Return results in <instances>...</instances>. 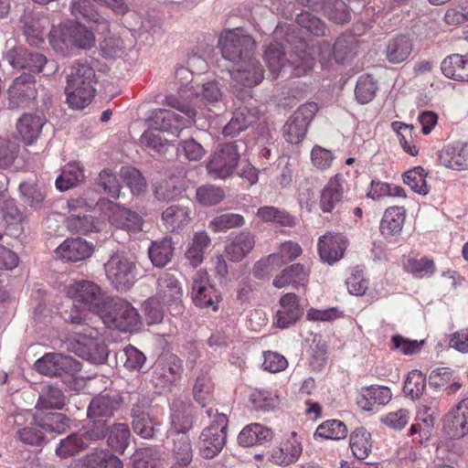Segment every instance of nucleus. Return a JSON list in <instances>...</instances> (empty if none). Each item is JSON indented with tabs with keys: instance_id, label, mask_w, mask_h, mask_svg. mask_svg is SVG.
Returning a JSON list of instances; mask_svg holds the SVG:
<instances>
[{
	"instance_id": "obj_1",
	"label": "nucleus",
	"mask_w": 468,
	"mask_h": 468,
	"mask_svg": "<svg viewBox=\"0 0 468 468\" xmlns=\"http://www.w3.org/2000/svg\"><path fill=\"white\" fill-rule=\"evenodd\" d=\"M222 57L237 65L230 71L233 94L242 102L251 99V87L263 80V69L253 57L255 41L239 29L224 31L218 40Z\"/></svg>"
},
{
	"instance_id": "obj_2",
	"label": "nucleus",
	"mask_w": 468,
	"mask_h": 468,
	"mask_svg": "<svg viewBox=\"0 0 468 468\" xmlns=\"http://www.w3.org/2000/svg\"><path fill=\"white\" fill-rule=\"evenodd\" d=\"M66 293L73 300V305L65 320L73 324H85L88 312L101 315L110 300L98 284L86 280L68 285Z\"/></svg>"
},
{
	"instance_id": "obj_3",
	"label": "nucleus",
	"mask_w": 468,
	"mask_h": 468,
	"mask_svg": "<svg viewBox=\"0 0 468 468\" xmlns=\"http://www.w3.org/2000/svg\"><path fill=\"white\" fill-rule=\"evenodd\" d=\"M96 74L87 61H77L69 69L65 89L67 102L72 109H83L95 95Z\"/></svg>"
},
{
	"instance_id": "obj_4",
	"label": "nucleus",
	"mask_w": 468,
	"mask_h": 468,
	"mask_svg": "<svg viewBox=\"0 0 468 468\" xmlns=\"http://www.w3.org/2000/svg\"><path fill=\"white\" fill-rule=\"evenodd\" d=\"M164 103L178 110L185 116H180L170 110L155 109L152 111L151 115L147 119L149 127L179 136L185 128L191 126L195 122L196 110L181 101L179 98L174 95L166 96Z\"/></svg>"
},
{
	"instance_id": "obj_5",
	"label": "nucleus",
	"mask_w": 468,
	"mask_h": 468,
	"mask_svg": "<svg viewBox=\"0 0 468 468\" xmlns=\"http://www.w3.org/2000/svg\"><path fill=\"white\" fill-rule=\"evenodd\" d=\"M48 40L52 48L65 57L71 55L74 49H89L94 45L92 32L74 21L53 27Z\"/></svg>"
},
{
	"instance_id": "obj_6",
	"label": "nucleus",
	"mask_w": 468,
	"mask_h": 468,
	"mask_svg": "<svg viewBox=\"0 0 468 468\" xmlns=\"http://www.w3.org/2000/svg\"><path fill=\"white\" fill-rule=\"evenodd\" d=\"M100 317L109 328L124 333L137 331L141 325V316L137 310L121 298L110 299Z\"/></svg>"
},
{
	"instance_id": "obj_7",
	"label": "nucleus",
	"mask_w": 468,
	"mask_h": 468,
	"mask_svg": "<svg viewBox=\"0 0 468 468\" xmlns=\"http://www.w3.org/2000/svg\"><path fill=\"white\" fill-rule=\"evenodd\" d=\"M206 414L208 418H212L215 415V420L200 434L199 452L202 457L212 459L222 451L226 444L228 419L225 414L218 413L217 410L214 413L213 409L207 410Z\"/></svg>"
},
{
	"instance_id": "obj_8",
	"label": "nucleus",
	"mask_w": 468,
	"mask_h": 468,
	"mask_svg": "<svg viewBox=\"0 0 468 468\" xmlns=\"http://www.w3.org/2000/svg\"><path fill=\"white\" fill-rule=\"evenodd\" d=\"M5 58L14 69H27L32 72H42L45 76H52L59 69L55 60H48L44 55L23 47L9 48Z\"/></svg>"
},
{
	"instance_id": "obj_9",
	"label": "nucleus",
	"mask_w": 468,
	"mask_h": 468,
	"mask_svg": "<svg viewBox=\"0 0 468 468\" xmlns=\"http://www.w3.org/2000/svg\"><path fill=\"white\" fill-rule=\"evenodd\" d=\"M240 144L237 142L220 145L210 156L207 174L214 179H226L235 171L240 157Z\"/></svg>"
},
{
	"instance_id": "obj_10",
	"label": "nucleus",
	"mask_w": 468,
	"mask_h": 468,
	"mask_svg": "<svg viewBox=\"0 0 468 468\" xmlns=\"http://www.w3.org/2000/svg\"><path fill=\"white\" fill-rule=\"evenodd\" d=\"M105 271L112 285L121 291L129 290L136 281L135 262L122 254L112 255L105 263Z\"/></svg>"
},
{
	"instance_id": "obj_11",
	"label": "nucleus",
	"mask_w": 468,
	"mask_h": 468,
	"mask_svg": "<svg viewBox=\"0 0 468 468\" xmlns=\"http://www.w3.org/2000/svg\"><path fill=\"white\" fill-rule=\"evenodd\" d=\"M318 111V105L310 101L301 105L285 122L282 134L286 142L300 144L305 137L308 125Z\"/></svg>"
},
{
	"instance_id": "obj_12",
	"label": "nucleus",
	"mask_w": 468,
	"mask_h": 468,
	"mask_svg": "<svg viewBox=\"0 0 468 468\" xmlns=\"http://www.w3.org/2000/svg\"><path fill=\"white\" fill-rule=\"evenodd\" d=\"M356 41L353 36L339 37L332 47L330 43L323 41L320 44V61L323 66L330 64L333 60L344 63L356 55Z\"/></svg>"
},
{
	"instance_id": "obj_13",
	"label": "nucleus",
	"mask_w": 468,
	"mask_h": 468,
	"mask_svg": "<svg viewBox=\"0 0 468 468\" xmlns=\"http://www.w3.org/2000/svg\"><path fill=\"white\" fill-rule=\"evenodd\" d=\"M37 372L48 377L61 375L62 373L72 374L80 369V363L73 357L60 353H48L37 359L35 363Z\"/></svg>"
},
{
	"instance_id": "obj_14",
	"label": "nucleus",
	"mask_w": 468,
	"mask_h": 468,
	"mask_svg": "<svg viewBox=\"0 0 468 468\" xmlns=\"http://www.w3.org/2000/svg\"><path fill=\"white\" fill-rule=\"evenodd\" d=\"M191 295L195 304L201 308L211 307L218 309V294L210 284L209 276L206 271L199 270L193 277Z\"/></svg>"
},
{
	"instance_id": "obj_15",
	"label": "nucleus",
	"mask_w": 468,
	"mask_h": 468,
	"mask_svg": "<svg viewBox=\"0 0 468 468\" xmlns=\"http://www.w3.org/2000/svg\"><path fill=\"white\" fill-rule=\"evenodd\" d=\"M35 77L22 73L16 77L8 89L9 105L12 108L27 105L37 97Z\"/></svg>"
},
{
	"instance_id": "obj_16",
	"label": "nucleus",
	"mask_w": 468,
	"mask_h": 468,
	"mask_svg": "<svg viewBox=\"0 0 468 468\" xmlns=\"http://www.w3.org/2000/svg\"><path fill=\"white\" fill-rule=\"evenodd\" d=\"M443 431L451 439L468 433V398L461 400L443 419Z\"/></svg>"
},
{
	"instance_id": "obj_17",
	"label": "nucleus",
	"mask_w": 468,
	"mask_h": 468,
	"mask_svg": "<svg viewBox=\"0 0 468 468\" xmlns=\"http://www.w3.org/2000/svg\"><path fill=\"white\" fill-rule=\"evenodd\" d=\"M149 401L146 399H139L131 409L133 429L136 434L144 439H152L158 431L154 424L149 412Z\"/></svg>"
},
{
	"instance_id": "obj_18",
	"label": "nucleus",
	"mask_w": 468,
	"mask_h": 468,
	"mask_svg": "<svg viewBox=\"0 0 468 468\" xmlns=\"http://www.w3.org/2000/svg\"><path fill=\"white\" fill-rule=\"evenodd\" d=\"M180 91L181 97L196 99L207 104H215L223 100L222 89L217 80H207L197 85L190 84Z\"/></svg>"
},
{
	"instance_id": "obj_19",
	"label": "nucleus",
	"mask_w": 468,
	"mask_h": 468,
	"mask_svg": "<svg viewBox=\"0 0 468 468\" xmlns=\"http://www.w3.org/2000/svg\"><path fill=\"white\" fill-rule=\"evenodd\" d=\"M183 372V362L176 356H169L164 362H160L156 365L153 380L155 386L169 387L176 383L182 376Z\"/></svg>"
},
{
	"instance_id": "obj_20",
	"label": "nucleus",
	"mask_w": 468,
	"mask_h": 468,
	"mask_svg": "<svg viewBox=\"0 0 468 468\" xmlns=\"http://www.w3.org/2000/svg\"><path fill=\"white\" fill-rule=\"evenodd\" d=\"M92 243L88 242L80 236L68 238L60 244L55 252L68 261H80L89 258L93 252Z\"/></svg>"
},
{
	"instance_id": "obj_21",
	"label": "nucleus",
	"mask_w": 468,
	"mask_h": 468,
	"mask_svg": "<svg viewBox=\"0 0 468 468\" xmlns=\"http://www.w3.org/2000/svg\"><path fill=\"white\" fill-rule=\"evenodd\" d=\"M440 163L453 170L468 169V144L454 143L444 146L439 152Z\"/></svg>"
},
{
	"instance_id": "obj_22",
	"label": "nucleus",
	"mask_w": 468,
	"mask_h": 468,
	"mask_svg": "<svg viewBox=\"0 0 468 468\" xmlns=\"http://www.w3.org/2000/svg\"><path fill=\"white\" fill-rule=\"evenodd\" d=\"M260 112L249 104L240 105L233 112V116L224 128L226 135L234 136L255 123L259 119Z\"/></svg>"
},
{
	"instance_id": "obj_23",
	"label": "nucleus",
	"mask_w": 468,
	"mask_h": 468,
	"mask_svg": "<svg viewBox=\"0 0 468 468\" xmlns=\"http://www.w3.org/2000/svg\"><path fill=\"white\" fill-rule=\"evenodd\" d=\"M302 314L303 310L299 305L298 297L294 293H287L280 300L275 324L280 328H287L294 324Z\"/></svg>"
},
{
	"instance_id": "obj_24",
	"label": "nucleus",
	"mask_w": 468,
	"mask_h": 468,
	"mask_svg": "<svg viewBox=\"0 0 468 468\" xmlns=\"http://www.w3.org/2000/svg\"><path fill=\"white\" fill-rule=\"evenodd\" d=\"M121 401L118 396H111L109 394H100L94 397L90 402L88 408L89 419L106 420L112 418L119 410Z\"/></svg>"
},
{
	"instance_id": "obj_25",
	"label": "nucleus",
	"mask_w": 468,
	"mask_h": 468,
	"mask_svg": "<svg viewBox=\"0 0 468 468\" xmlns=\"http://www.w3.org/2000/svg\"><path fill=\"white\" fill-rule=\"evenodd\" d=\"M191 209L184 205H171L162 213V222L169 232L183 230L191 220Z\"/></svg>"
},
{
	"instance_id": "obj_26",
	"label": "nucleus",
	"mask_w": 468,
	"mask_h": 468,
	"mask_svg": "<svg viewBox=\"0 0 468 468\" xmlns=\"http://www.w3.org/2000/svg\"><path fill=\"white\" fill-rule=\"evenodd\" d=\"M317 246L321 260L332 264L343 257L346 240L344 236H321Z\"/></svg>"
},
{
	"instance_id": "obj_27",
	"label": "nucleus",
	"mask_w": 468,
	"mask_h": 468,
	"mask_svg": "<svg viewBox=\"0 0 468 468\" xmlns=\"http://www.w3.org/2000/svg\"><path fill=\"white\" fill-rule=\"evenodd\" d=\"M345 180L343 176L337 174L325 185L321 193L320 208L324 213H330L338 204L344 193Z\"/></svg>"
},
{
	"instance_id": "obj_28",
	"label": "nucleus",
	"mask_w": 468,
	"mask_h": 468,
	"mask_svg": "<svg viewBox=\"0 0 468 468\" xmlns=\"http://www.w3.org/2000/svg\"><path fill=\"white\" fill-rule=\"evenodd\" d=\"M172 441L173 445L170 452L174 461L173 464L189 468L194 457L189 436L186 433L176 432L173 434Z\"/></svg>"
},
{
	"instance_id": "obj_29",
	"label": "nucleus",
	"mask_w": 468,
	"mask_h": 468,
	"mask_svg": "<svg viewBox=\"0 0 468 468\" xmlns=\"http://www.w3.org/2000/svg\"><path fill=\"white\" fill-rule=\"evenodd\" d=\"M412 50V40L407 36L399 35L388 41L384 54L389 63L399 64L408 59Z\"/></svg>"
},
{
	"instance_id": "obj_30",
	"label": "nucleus",
	"mask_w": 468,
	"mask_h": 468,
	"mask_svg": "<svg viewBox=\"0 0 468 468\" xmlns=\"http://www.w3.org/2000/svg\"><path fill=\"white\" fill-rule=\"evenodd\" d=\"M391 398L392 393L388 387L370 386L362 389L357 404L363 410L370 411L375 405L388 404Z\"/></svg>"
},
{
	"instance_id": "obj_31",
	"label": "nucleus",
	"mask_w": 468,
	"mask_h": 468,
	"mask_svg": "<svg viewBox=\"0 0 468 468\" xmlns=\"http://www.w3.org/2000/svg\"><path fill=\"white\" fill-rule=\"evenodd\" d=\"M109 208L112 211V220L117 228L127 231H142L140 216L123 207L110 202Z\"/></svg>"
},
{
	"instance_id": "obj_32",
	"label": "nucleus",
	"mask_w": 468,
	"mask_h": 468,
	"mask_svg": "<svg viewBox=\"0 0 468 468\" xmlns=\"http://www.w3.org/2000/svg\"><path fill=\"white\" fill-rule=\"evenodd\" d=\"M302 451L301 442L293 434L292 437L284 441L281 447L272 449L270 460L279 465H288L296 462Z\"/></svg>"
},
{
	"instance_id": "obj_33",
	"label": "nucleus",
	"mask_w": 468,
	"mask_h": 468,
	"mask_svg": "<svg viewBox=\"0 0 468 468\" xmlns=\"http://www.w3.org/2000/svg\"><path fill=\"white\" fill-rule=\"evenodd\" d=\"M156 297L164 303L177 302L182 297V288L174 274L165 272L157 280Z\"/></svg>"
},
{
	"instance_id": "obj_34",
	"label": "nucleus",
	"mask_w": 468,
	"mask_h": 468,
	"mask_svg": "<svg viewBox=\"0 0 468 468\" xmlns=\"http://www.w3.org/2000/svg\"><path fill=\"white\" fill-rule=\"evenodd\" d=\"M443 75L455 80L468 81V53L464 56L452 54L441 65Z\"/></svg>"
},
{
	"instance_id": "obj_35",
	"label": "nucleus",
	"mask_w": 468,
	"mask_h": 468,
	"mask_svg": "<svg viewBox=\"0 0 468 468\" xmlns=\"http://www.w3.org/2000/svg\"><path fill=\"white\" fill-rule=\"evenodd\" d=\"M273 432L260 423L247 425L239 434L238 442L244 447L263 444L271 441Z\"/></svg>"
},
{
	"instance_id": "obj_36",
	"label": "nucleus",
	"mask_w": 468,
	"mask_h": 468,
	"mask_svg": "<svg viewBox=\"0 0 468 468\" xmlns=\"http://www.w3.org/2000/svg\"><path fill=\"white\" fill-rule=\"evenodd\" d=\"M309 276V268L303 264L295 263L284 269L282 274L273 280V285L282 288L292 284L294 287L305 286Z\"/></svg>"
},
{
	"instance_id": "obj_37",
	"label": "nucleus",
	"mask_w": 468,
	"mask_h": 468,
	"mask_svg": "<svg viewBox=\"0 0 468 468\" xmlns=\"http://www.w3.org/2000/svg\"><path fill=\"white\" fill-rule=\"evenodd\" d=\"M67 229L70 232L88 234L90 232H102L105 230L106 223L90 215L83 217L71 215L66 219Z\"/></svg>"
},
{
	"instance_id": "obj_38",
	"label": "nucleus",
	"mask_w": 468,
	"mask_h": 468,
	"mask_svg": "<svg viewBox=\"0 0 468 468\" xmlns=\"http://www.w3.org/2000/svg\"><path fill=\"white\" fill-rule=\"evenodd\" d=\"M193 410L192 407L183 401L176 400L172 405L171 423L174 433H186L193 426Z\"/></svg>"
},
{
	"instance_id": "obj_39",
	"label": "nucleus",
	"mask_w": 468,
	"mask_h": 468,
	"mask_svg": "<svg viewBox=\"0 0 468 468\" xmlns=\"http://www.w3.org/2000/svg\"><path fill=\"white\" fill-rule=\"evenodd\" d=\"M174 246L171 237L165 236L152 242L148 255L154 266L165 267L172 259Z\"/></svg>"
},
{
	"instance_id": "obj_40",
	"label": "nucleus",
	"mask_w": 468,
	"mask_h": 468,
	"mask_svg": "<svg viewBox=\"0 0 468 468\" xmlns=\"http://www.w3.org/2000/svg\"><path fill=\"white\" fill-rule=\"evenodd\" d=\"M44 125L41 116L24 114L17 122V132L26 144H32L38 137Z\"/></svg>"
},
{
	"instance_id": "obj_41",
	"label": "nucleus",
	"mask_w": 468,
	"mask_h": 468,
	"mask_svg": "<svg viewBox=\"0 0 468 468\" xmlns=\"http://www.w3.org/2000/svg\"><path fill=\"white\" fill-rule=\"evenodd\" d=\"M85 180L84 168L80 163H70L57 177L55 185L59 191H67Z\"/></svg>"
},
{
	"instance_id": "obj_42",
	"label": "nucleus",
	"mask_w": 468,
	"mask_h": 468,
	"mask_svg": "<svg viewBox=\"0 0 468 468\" xmlns=\"http://www.w3.org/2000/svg\"><path fill=\"white\" fill-rule=\"evenodd\" d=\"M254 244L252 236H233L226 244V257L232 261H239L250 252Z\"/></svg>"
},
{
	"instance_id": "obj_43",
	"label": "nucleus",
	"mask_w": 468,
	"mask_h": 468,
	"mask_svg": "<svg viewBox=\"0 0 468 468\" xmlns=\"http://www.w3.org/2000/svg\"><path fill=\"white\" fill-rule=\"evenodd\" d=\"M406 210L403 207H390L386 209L380 222L381 234H399L403 227Z\"/></svg>"
},
{
	"instance_id": "obj_44",
	"label": "nucleus",
	"mask_w": 468,
	"mask_h": 468,
	"mask_svg": "<svg viewBox=\"0 0 468 468\" xmlns=\"http://www.w3.org/2000/svg\"><path fill=\"white\" fill-rule=\"evenodd\" d=\"M164 453L154 448H143L133 454L131 468H160L163 465Z\"/></svg>"
},
{
	"instance_id": "obj_45",
	"label": "nucleus",
	"mask_w": 468,
	"mask_h": 468,
	"mask_svg": "<svg viewBox=\"0 0 468 468\" xmlns=\"http://www.w3.org/2000/svg\"><path fill=\"white\" fill-rule=\"evenodd\" d=\"M36 424L47 432L63 433L69 427V419L62 413L37 414L34 417Z\"/></svg>"
},
{
	"instance_id": "obj_46",
	"label": "nucleus",
	"mask_w": 468,
	"mask_h": 468,
	"mask_svg": "<svg viewBox=\"0 0 468 468\" xmlns=\"http://www.w3.org/2000/svg\"><path fill=\"white\" fill-rule=\"evenodd\" d=\"M65 401L66 397L59 388L53 385H47L42 388L37 407L42 410H60L65 405Z\"/></svg>"
},
{
	"instance_id": "obj_47",
	"label": "nucleus",
	"mask_w": 468,
	"mask_h": 468,
	"mask_svg": "<svg viewBox=\"0 0 468 468\" xmlns=\"http://www.w3.org/2000/svg\"><path fill=\"white\" fill-rule=\"evenodd\" d=\"M371 435L363 427L356 429L350 435V448L356 458L366 459L371 452Z\"/></svg>"
},
{
	"instance_id": "obj_48",
	"label": "nucleus",
	"mask_w": 468,
	"mask_h": 468,
	"mask_svg": "<svg viewBox=\"0 0 468 468\" xmlns=\"http://www.w3.org/2000/svg\"><path fill=\"white\" fill-rule=\"evenodd\" d=\"M108 445L114 451L122 453L129 445L130 429L125 423H114L108 431Z\"/></svg>"
},
{
	"instance_id": "obj_49",
	"label": "nucleus",
	"mask_w": 468,
	"mask_h": 468,
	"mask_svg": "<svg viewBox=\"0 0 468 468\" xmlns=\"http://www.w3.org/2000/svg\"><path fill=\"white\" fill-rule=\"evenodd\" d=\"M89 468H123L122 462L107 450H97L86 456Z\"/></svg>"
},
{
	"instance_id": "obj_50",
	"label": "nucleus",
	"mask_w": 468,
	"mask_h": 468,
	"mask_svg": "<svg viewBox=\"0 0 468 468\" xmlns=\"http://www.w3.org/2000/svg\"><path fill=\"white\" fill-rule=\"evenodd\" d=\"M226 197L222 187L207 184L200 186L196 190L197 201L204 207H211L219 204Z\"/></svg>"
},
{
	"instance_id": "obj_51",
	"label": "nucleus",
	"mask_w": 468,
	"mask_h": 468,
	"mask_svg": "<svg viewBox=\"0 0 468 468\" xmlns=\"http://www.w3.org/2000/svg\"><path fill=\"white\" fill-rule=\"evenodd\" d=\"M18 189L26 205L35 209L41 207L45 194L35 180L22 182Z\"/></svg>"
},
{
	"instance_id": "obj_52",
	"label": "nucleus",
	"mask_w": 468,
	"mask_h": 468,
	"mask_svg": "<svg viewBox=\"0 0 468 468\" xmlns=\"http://www.w3.org/2000/svg\"><path fill=\"white\" fill-rule=\"evenodd\" d=\"M321 9L335 24L343 25L347 23L351 17L346 3L342 0H324Z\"/></svg>"
},
{
	"instance_id": "obj_53",
	"label": "nucleus",
	"mask_w": 468,
	"mask_h": 468,
	"mask_svg": "<svg viewBox=\"0 0 468 468\" xmlns=\"http://www.w3.org/2000/svg\"><path fill=\"white\" fill-rule=\"evenodd\" d=\"M347 435V429L344 422L338 420H330L318 426L314 438L327 440H341Z\"/></svg>"
},
{
	"instance_id": "obj_54",
	"label": "nucleus",
	"mask_w": 468,
	"mask_h": 468,
	"mask_svg": "<svg viewBox=\"0 0 468 468\" xmlns=\"http://www.w3.org/2000/svg\"><path fill=\"white\" fill-rule=\"evenodd\" d=\"M403 268L407 272L411 273L416 278L431 276L435 272L433 261L425 257L420 260L407 258L403 261Z\"/></svg>"
},
{
	"instance_id": "obj_55",
	"label": "nucleus",
	"mask_w": 468,
	"mask_h": 468,
	"mask_svg": "<svg viewBox=\"0 0 468 468\" xmlns=\"http://www.w3.org/2000/svg\"><path fill=\"white\" fill-rule=\"evenodd\" d=\"M264 59L272 74V78H277L280 71L285 67L284 52L282 46L279 43H271L265 50Z\"/></svg>"
},
{
	"instance_id": "obj_56",
	"label": "nucleus",
	"mask_w": 468,
	"mask_h": 468,
	"mask_svg": "<svg viewBox=\"0 0 468 468\" xmlns=\"http://www.w3.org/2000/svg\"><path fill=\"white\" fill-rule=\"evenodd\" d=\"M87 446V441L81 433H72L60 441L56 449V453L64 459L82 451Z\"/></svg>"
},
{
	"instance_id": "obj_57",
	"label": "nucleus",
	"mask_w": 468,
	"mask_h": 468,
	"mask_svg": "<svg viewBox=\"0 0 468 468\" xmlns=\"http://www.w3.org/2000/svg\"><path fill=\"white\" fill-rule=\"evenodd\" d=\"M244 223L245 219L242 215L237 213H226L210 220L208 229L213 232H222L233 228L241 227Z\"/></svg>"
},
{
	"instance_id": "obj_58",
	"label": "nucleus",
	"mask_w": 468,
	"mask_h": 468,
	"mask_svg": "<svg viewBox=\"0 0 468 468\" xmlns=\"http://www.w3.org/2000/svg\"><path fill=\"white\" fill-rule=\"evenodd\" d=\"M426 176L424 169L420 166L407 171L403 175V182L408 185L415 193L426 196L430 188L426 183Z\"/></svg>"
},
{
	"instance_id": "obj_59",
	"label": "nucleus",
	"mask_w": 468,
	"mask_h": 468,
	"mask_svg": "<svg viewBox=\"0 0 468 468\" xmlns=\"http://www.w3.org/2000/svg\"><path fill=\"white\" fill-rule=\"evenodd\" d=\"M209 246L210 239L208 236H194L192 243L186 252V256L193 267H197L202 262L204 254Z\"/></svg>"
},
{
	"instance_id": "obj_60",
	"label": "nucleus",
	"mask_w": 468,
	"mask_h": 468,
	"mask_svg": "<svg viewBox=\"0 0 468 468\" xmlns=\"http://www.w3.org/2000/svg\"><path fill=\"white\" fill-rule=\"evenodd\" d=\"M377 89V83L371 76H360L355 89L356 101L361 104L368 103L375 98Z\"/></svg>"
},
{
	"instance_id": "obj_61",
	"label": "nucleus",
	"mask_w": 468,
	"mask_h": 468,
	"mask_svg": "<svg viewBox=\"0 0 468 468\" xmlns=\"http://www.w3.org/2000/svg\"><path fill=\"white\" fill-rule=\"evenodd\" d=\"M121 176L133 194L139 195L145 190V179L138 169L131 166L122 167Z\"/></svg>"
},
{
	"instance_id": "obj_62",
	"label": "nucleus",
	"mask_w": 468,
	"mask_h": 468,
	"mask_svg": "<svg viewBox=\"0 0 468 468\" xmlns=\"http://www.w3.org/2000/svg\"><path fill=\"white\" fill-rule=\"evenodd\" d=\"M296 22L301 27L305 28L314 36L325 35L327 27L324 22L309 12L297 15Z\"/></svg>"
},
{
	"instance_id": "obj_63",
	"label": "nucleus",
	"mask_w": 468,
	"mask_h": 468,
	"mask_svg": "<svg viewBox=\"0 0 468 468\" xmlns=\"http://www.w3.org/2000/svg\"><path fill=\"white\" fill-rule=\"evenodd\" d=\"M90 422L85 426L84 432L81 433L87 445L90 441H100L105 438L109 431V426L106 420L89 419Z\"/></svg>"
},
{
	"instance_id": "obj_64",
	"label": "nucleus",
	"mask_w": 468,
	"mask_h": 468,
	"mask_svg": "<svg viewBox=\"0 0 468 468\" xmlns=\"http://www.w3.org/2000/svg\"><path fill=\"white\" fill-rule=\"evenodd\" d=\"M426 387V378L418 370H413L409 373L403 387L406 394L410 395L412 399L420 398Z\"/></svg>"
}]
</instances>
